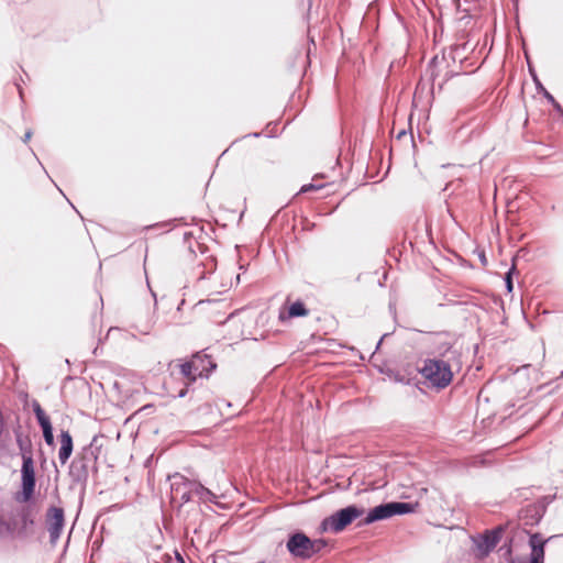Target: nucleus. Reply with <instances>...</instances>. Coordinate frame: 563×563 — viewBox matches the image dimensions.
I'll return each instance as SVG.
<instances>
[{
    "label": "nucleus",
    "mask_w": 563,
    "mask_h": 563,
    "mask_svg": "<svg viewBox=\"0 0 563 563\" xmlns=\"http://www.w3.org/2000/svg\"><path fill=\"white\" fill-rule=\"evenodd\" d=\"M387 375L391 383L402 384L408 387H418L419 375L430 384V387H448L453 379L450 363L438 357L423 360L420 367L407 365L389 371Z\"/></svg>",
    "instance_id": "obj_1"
},
{
    "label": "nucleus",
    "mask_w": 563,
    "mask_h": 563,
    "mask_svg": "<svg viewBox=\"0 0 563 563\" xmlns=\"http://www.w3.org/2000/svg\"><path fill=\"white\" fill-rule=\"evenodd\" d=\"M19 449L22 456L21 467V493L16 496V500L20 503H27L32 499L35 486V470L34 461L32 456V448L29 441L23 440L21 437L16 438Z\"/></svg>",
    "instance_id": "obj_2"
},
{
    "label": "nucleus",
    "mask_w": 563,
    "mask_h": 563,
    "mask_svg": "<svg viewBox=\"0 0 563 563\" xmlns=\"http://www.w3.org/2000/svg\"><path fill=\"white\" fill-rule=\"evenodd\" d=\"M216 368L217 364L210 355L198 352L180 365V374L188 379L189 385L195 383L197 378H208Z\"/></svg>",
    "instance_id": "obj_3"
},
{
    "label": "nucleus",
    "mask_w": 563,
    "mask_h": 563,
    "mask_svg": "<svg viewBox=\"0 0 563 563\" xmlns=\"http://www.w3.org/2000/svg\"><path fill=\"white\" fill-rule=\"evenodd\" d=\"M365 510L356 505H349L333 512L321 521L322 531L339 533L350 526L354 520L362 517Z\"/></svg>",
    "instance_id": "obj_4"
},
{
    "label": "nucleus",
    "mask_w": 563,
    "mask_h": 563,
    "mask_svg": "<svg viewBox=\"0 0 563 563\" xmlns=\"http://www.w3.org/2000/svg\"><path fill=\"white\" fill-rule=\"evenodd\" d=\"M97 454L92 445L85 446L69 465V476L76 484H86L91 467L96 468Z\"/></svg>",
    "instance_id": "obj_5"
},
{
    "label": "nucleus",
    "mask_w": 563,
    "mask_h": 563,
    "mask_svg": "<svg viewBox=\"0 0 563 563\" xmlns=\"http://www.w3.org/2000/svg\"><path fill=\"white\" fill-rule=\"evenodd\" d=\"M505 530L506 526L499 525L493 529H486L482 533L472 536L471 540L475 548V558L479 560L487 558L501 541Z\"/></svg>",
    "instance_id": "obj_6"
},
{
    "label": "nucleus",
    "mask_w": 563,
    "mask_h": 563,
    "mask_svg": "<svg viewBox=\"0 0 563 563\" xmlns=\"http://www.w3.org/2000/svg\"><path fill=\"white\" fill-rule=\"evenodd\" d=\"M170 483V494L172 501L178 503V506L181 507L185 504L189 503L194 496V490H191V485L194 483L192 479H189L180 474H174L169 477Z\"/></svg>",
    "instance_id": "obj_7"
},
{
    "label": "nucleus",
    "mask_w": 563,
    "mask_h": 563,
    "mask_svg": "<svg viewBox=\"0 0 563 563\" xmlns=\"http://www.w3.org/2000/svg\"><path fill=\"white\" fill-rule=\"evenodd\" d=\"M286 548L292 556L308 560L311 558L313 544L308 536L301 531H296L289 536Z\"/></svg>",
    "instance_id": "obj_8"
},
{
    "label": "nucleus",
    "mask_w": 563,
    "mask_h": 563,
    "mask_svg": "<svg viewBox=\"0 0 563 563\" xmlns=\"http://www.w3.org/2000/svg\"><path fill=\"white\" fill-rule=\"evenodd\" d=\"M46 525L49 533V543L54 547L58 542L65 526L64 509L51 506L46 511Z\"/></svg>",
    "instance_id": "obj_9"
},
{
    "label": "nucleus",
    "mask_w": 563,
    "mask_h": 563,
    "mask_svg": "<svg viewBox=\"0 0 563 563\" xmlns=\"http://www.w3.org/2000/svg\"><path fill=\"white\" fill-rule=\"evenodd\" d=\"M547 498H543L541 501L528 505L519 512V519L522 521L525 526L533 527L538 525L543 518L547 510Z\"/></svg>",
    "instance_id": "obj_10"
},
{
    "label": "nucleus",
    "mask_w": 563,
    "mask_h": 563,
    "mask_svg": "<svg viewBox=\"0 0 563 563\" xmlns=\"http://www.w3.org/2000/svg\"><path fill=\"white\" fill-rule=\"evenodd\" d=\"M393 517V510L391 505L389 503H384L378 506H375L374 508L369 509L366 517L361 520L357 526L363 527L371 523H374L379 520H385Z\"/></svg>",
    "instance_id": "obj_11"
},
{
    "label": "nucleus",
    "mask_w": 563,
    "mask_h": 563,
    "mask_svg": "<svg viewBox=\"0 0 563 563\" xmlns=\"http://www.w3.org/2000/svg\"><path fill=\"white\" fill-rule=\"evenodd\" d=\"M550 539H543L539 532L530 534L529 547L531 548L532 563H544V547Z\"/></svg>",
    "instance_id": "obj_12"
},
{
    "label": "nucleus",
    "mask_w": 563,
    "mask_h": 563,
    "mask_svg": "<svg viewBox=\"0 0 563 563\" xmlns=\"http://www.w3.org/2000/svg\"><path fill=\"white\" fill-rule=\"evenodd\" d=\"M60 448L58 450V460L60 464H66L69 457L71 456L74 443H73V437L70 435L69 431L62 430L60 432Z\"/></svg>",
    "instance_id": "obj_13"
},
{
    "label": "nucleus",
    "mask_w": 563,
    "mask_h": 563,
    "mask_svg": "<svg viewBox=\"0 0 563 563\" xmlns=\"http://www.w3.org/2000/svg\"><path fill=\"white\" fill-rule=\"evenodd\" d=\"M16 537H19L16 521L0 516V540H13Z\"/></svg>",
    "instance_id": "obj_14"
},
{
    "label": "nucleus",
    "mask_w": 563,
    "mask_h": 563,
    "mask_svg": "<svg viewBox=\"0 0 563 563\" xmlns=\"http://www.w3.org/2000/svg\"><path fill=\"white\" fill-rule=\"evenodd\" d=\"M191 487L194 495L197 496L200 501L217 504L218 496L211 489L203 486L200 482L194 481Z\"/></svg>",
    "instance_id": "obj_15"
},
{
    "label": "nucleus",
    "mask_w": 563,
    "mask_h": 563,
    "mask_svg": "<svg viewBox=\"0 0 563 563\" xmlns=\"http://www.w3.org/2000/svg\"><path fill=\"white\" fill-rule=\"evenodd\" d=\"M308 314L309 310L306 308L305 303L298 300L289 306L286 316L283 312L279 313V320L285 321L286 319L300 318Z\"/></svg>",
    "instance_id": "obj_16"
},
{
    "label": "nucleus",
    "mask_w": 563,
    "mask_h": 563,
    "mask_svg": "<svg viewBox=\"0 0 563 563\" xmlns=\"http://www.w3.org/2000/svg\"><path fill=\"white\" fill-rule=\"evenodd\" d=\"M18 516L21 520V527L18 529V536H24L27 527L34 525V518L32 516V509L30 507H23L18 511Z\"/></svg>",
    "instance_id": "obj_17"
},
{
    "label": "nucleus",
    "mask_w": 563,
    "mask_h": 563,
    "mask_svg": "<svg viewBox=\"0 0 563 563\" xmlns=\"http://www.w3.org/2000/svg\"><path fill=\"white\" fill-rule=\"evenodd\" d=\"M393 516L406 515L415 511L418 504L405 503V501H390Z\"/></svg>",
    "instance_id": "obj_18"
},
{
    "label": "nucleus",
    "mask_w": 563,
    "mask_h": 563,
    "mask_svg": "<svg viewBox=\"0 0 563 563\" xmlns=\"http://www.w3.org/2000/svg\"><path fill=\"white\" fill-rule=\"evenodd\" d=\"M33 411L40 427H44L51 423L48 416L45 413V411L42 409L41 405L37 401L33 402Z\"/></svg>",
    "instance_id": "obj_19"
},
{
    "label": "nucleus",
    "mask_w": 563,
    "mask_h": 563,
    "mask_svg": "<svg viewBox=\"0 0 563 563\" xmlns=\"http://www.w3.org/2000/svg\"><path fill=\"white\" fill-rule=\"evenodd\" d=\"M41 429H42L43 438H44L46 444L53 445L54 444V433H53L52 423L41 427Z\"/></svg>",
    "instance_id": "obj_20"
},
{
    "label": "nucleus",
    "mask_w": 563,
    "mask_h": 563,
    "mask_svg": "<svg viewBox=\"0 0 563 563\" xmlns=\"http://www.w3.org/2000/svg\"><path fill=\"white\" fill-rule=\"evenodd\" d=\"M512 538H509L501 547H500V551L504 552V556L506 560H508L510 562L512 558Z\"/></svg>",
    "instance_id": "obj_21"
},
{
    "label": "nucleus",
    "mask_w": 563,
    "mask_h": 563,
    "mask_svg": "<svg viewBox=\"0 0 563 563\" xmlns=\"http://www.w3.org/2000/svg\"><path fill=\"white\" fill-rule=\"evenodd\" d=\"M311 543L313 544V549L311 550V558L327 545V542L323 539L311 540Z\"/></svg>",
    "instance_id": "obj_22"
},
{
    "label": "nucleus",
    "mask_w": 563,
    "mask_h": 563,
    "mask_svg": "<svg viewBox=\"0 0 563 563\" xmlns=\"http://www.w3.org/2000/svg\"><path fill=\"white\" fill-rule=\"evenodd\" d=\"M515 271V266H512L507 273H506V276H505V286H506V289L508 292H511L512 289H514V284H512V273Z\"/></svg>",
    "instance_id": "obj_23"
},
{
    "label": "nucleus",
    "mask_w": 563,
    "mask_h": 563,
    "mask_svg": "<svg viewBox=\"0 0 563 563\" xmlns=\"http://www.w3.org/2000/svg\"><path fill=\"white\" fill-rule=\"evenodd\" d=\"M323 188V185L307 184L300 188V192H308L311 190H319Z\"/></svg>",
    "instance_id": "obj_24"
},
{
    "label": "nucleus",
    "mask_w": 563,
    "mask_h": 563,
    "mask_svg": "<svg viewBox=\"0 0 563 563\" xmlns=\"http://www.w3.org/2000/svg\"><path fill=\"white\" fill-rule=\"evenodd\" d=\"M510 563H532V556L527 561L525 558H515L510 560Z\"/></svg>",
    "instance_id": "obj_25"
},
{
    "label": "nucleus",
    "mask_w": 563,
    "mask_h": 563,
    "mask_svg": "<svg viewBox=\"0 0 563 563\" xmlns=\"http://www.w3.org/2000/svg\"><path fill=\"white\" fill-rule=\"evenodd\" d=\"M188 389H179L178 394L172 395V397L175 398H183L187 395Z\"/></svg>",
    "instance_id": "obj_26"
},
{
    "label": "nucleus",
    "mask_w": 563,
    "mask_h": 563,
    "mask_svg": "<svg viewBox=\"0 0 563 563\" xmlns=\"http://www.w3.org/2000/svg\"><path fill=\"white\" fill-rule=\"evenodd\" d=\"M543 91H544V92H543V96H544V97H545V98H547L551 103H555V101H556V100L554 99V97H553L549 91H547L545 89H543Z\"/></svg>",
    "instance_id": "obj_27"
},
{
    "label": "nucleus",
    "mask_w": 563,
    "mask_h": 563,
    "mask_svg": "<svg viewBox=\"0 0 563 563\" xmlns=\"http://www.w3.org/2000/svg\"><path fill=\"white\" fill-rule=\"evenodd\" d=\"M552 104H553L554 109H555L559 113H561V115L563 117V108L561 107V104H560L558 101H555V103H552Z\"/></svg>",
    "instance_id": "obj_28"
},
{
    "label": "nucleus",
    "mask_w": 563,
    "mask_h": 563,
    "mask_svg": "<svg viewBox=\"0 0 563 563\" xmlns=\"http://www.w3.org/2000/svg\"><path fill=\"white\" fill-rule=\"evenodd\" d=\"M31 136H32V131H30V130H29V131H26V133H25V135H24V137H23V141H24V142H27V141L31 139Z\"/></svg>",
    "instance_id": "obj_29"
},
{
    "label": "nucleus",
    "mask_w": 563,
    "mask_h": 563,
    "mask_svg": "<svg viewBox=\"0 0 563 563\" xmlns=\"http://www.w3.org/2000/svg\"><path fill=\"white\" fill-rule=\"evenodd\" d=\"M404 135H405V131H401V132H399V134H398V136H397V137H398V139H400V137H401V136H404Z\"/></svg>",
    "instance_id": "obj_30"
},
{
    "label": "nucleus",
    "mask_w": 563,
    "mask_h": 563,
    "mask_svg": "<svg viewBox=\"0 0 563 563\" xmlns=\"http://www.w3.org/2000/svg\"><path fill=\"white\" fill-rule=\"evenodd\" d=\"M150 407H151V405H146V406L142 407V409H141V410H146V409H147V408H150Z\"/></svg>",
    "instance_id": "obj_31"
},
{
    "label": "nucleus",
    "mask_w": 563,
    "mask_h": 563,
    "mask_svg": "<svg viewBox=\"0 0 563 563\" xmlns=\"http://www.w3.org/2000/svg\"><path fill=\"white\" fill-rule=\"evenodd\" d=\"M482 391H483V389H479L478 398H481V396H482Z\"/></svg>",
    "instance_id": "obj_32"
},
{
    "label": "nucleus",
    "mask_w": 563,
    "mask_h": 563,
    "mask_svg": "<svg viewBox=\"0 0 563 563\" xmlns=\"http://www.w3.org/2000/svg\"><path fill=\"white\" fill-rule=\"evenodd\" d=\"M258 563H265V561H260Z\"/></svg>",
    "instance_id": "obj_33"
}]
</instances>
